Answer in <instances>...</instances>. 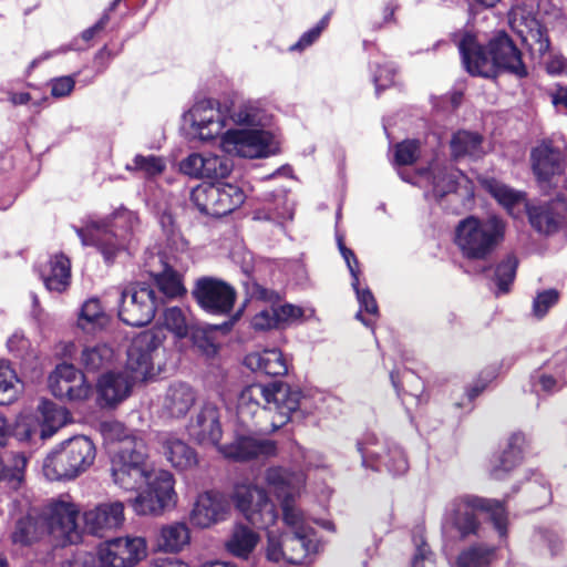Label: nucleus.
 I'll return each instance as SVG.
<instances>
[{
  "label": "nucleus",
  "mask_w": 567,
  "mask_h": 567,
  "mask_svg": "<svg viewBox=\"0 0 567 567\" xmlns=\"http://www.w3.org/2000/svg\"><path fill=\"white\" fill-rule=\"evenodd\" d=\"M111 475L114 484L124 491L146 486L132 501L137 515H158L177 503L173 474L147 463V446L143 441H125L121 452L111 458Z\"/></svg>",
  "instance_id": "nucleus-1"
},
{
  "label": "nucleus",
  "mask_w": 567,
  "mask_h": 567,
  "mask_svg": "<svg viewBox=\"0 0 567 567\" xmlns=\"http://www.w3.org/2000/svg\"><path fill=\"white\" fill-rule=\"evenodd\" d=\"M229 128L221 135L220 150L244 158H262L274 153V135L267 130L272 115L260 100L227 104Z\"/></svg>",
  "instance_id": "nucleus-2"
},
{
  "label": "nucleus",
  "mask_w": 567,
  "mask_h": 567,
  "mask_svg": "<svg viewBox=\"0 0 567 567\" xmlns=\"http://www.w3.org/2000/svg\"><path fill=\"white\" fill-rule=\"evenodd\" d=\"M465 70L476 76L494 78L498 71L512 73L518 78L527 75L522 53L504 31L497 32L488 43V51L478 43L471 32L454 35Z\"/></svg>",
  "instance_id": "nucleus-3"
},
{
  "label": "nucleus",
  "mask_w": 567,
  "mask_h": 567,
  "mask_svg": "<svg viewBox=\"0 0 567 567\" xmlns=\"http://www.w3.org/2000/svg\"><path fill=\"white\" fill-rule=\"evenodd\" d=\"M305 400L306 398L299 389L288 384H250L244 388L238 395V421L248 427L258 412L272 413L271 429L276 431L287 424L293 414L306 410Z\"/></svg>",
  "instance_id": "nucleus-4"
},
{
  "label": "nucleus",
  "mask_w": 567,
  "mask_h": 567,
  "mask_svg": "<svg viewBox=\"0 0 567 567\" xmlns=\"http://www.w3.org/2000/svg\"><path fill=\"white\" fill-rule=\"evenodd\" d=\"M282 522L287 530L267 534L266 557L274 563L303 564L320 548L317 533L310 526L303 511L284 503Z\"/></svg>",
  "instance_id": "nucleus-5"
},
{
  "label": "nucleus",
  "mask_w": 567,
  "mask_h": 567,
  "mask_svg": "<svg viewBox=\"0 0 567 567\" xmlns=\"http://www.w3.org/2000/svg\"><path fill=\"white\" fill-rule=\"evenodd\" d=\"M138 224L137 215L123 208L116 210L109 219L89 218L74 229L83 246L95 247L104 261L111 264L127 248L131 235Z\"/></svg>",
  "instance_id": "nucleus-6"
},
{
  "label": "nucleus",
  "mask_w": 567,
  "mask_h": 567,
  "mask_svg": "<svg viewBox=\"0 0 567 567\" xmlns=\"http://www.w3.org/2000/svg\"><path fill=\"white\" fill-rule=\"evenodd\" d=\"M506 228V221L497 215H471L455 227L454 244L463 258L485 261L504 241Z\"/></svg>",
  "instance_id": "nucleus-7"
},
{
  "label": "nucleus",
  "mask_w": 567,
  "mask_h": 567,
  "mask_svg": "<svg viewBox=\"0 0 567 567\" xmlns=\"http://www.w3.org/2000/svg\"><path fill=\"white\" fill-rule=\"evenodd\" d=\"M475 511L487 513L499 538H506L508 518L504 502L475 495L460 496L449 503L443 517V528L453 527L463 538L476 534L480 522Z\"/></svg>",
  "instance_id": "nucleus-8"
},
{
  "label": "nucleus",
  "mask_w": 567,
  "mask_h": 567,
  "mask_svg": "<svg viewBox=\"0 0 567 567\" xmlns=\"http://www.w3.org/2000/svg\"><path fill=\"white\" fill-rule=\"evenodd\" d=\"M95 445L80 435L64 441L43 461V474L50 481L73 480L85 472L95 460Z\"/></svg>",
  "instance_id": "nucleus-9"
},
{
  "label": "nucleus",
  "mask_w": 567,
  "mask_h": 567,
  "mask_svg": "<svg viewBox=\"0 0 567 567\" xmlns=\"http://www.w3.org/2000/svg\"><path fill=\"white\" fill-rule=\"evenodd\" d=\"M162 339L152 331H144L136 336L127 350L125 372L137 382H143L159 374L164 362Z\"/></svg>",
  "instance_id": "nucleus-10"
},
{
  "label": "nucleus",
  "mask_w": 567,
  "mask_h": 567,
  "mask_svg": "<svg viewBox=\"0 0 567 567\" xmlns=\"http://www.w3.org/2000/svg\"><path fill=\"white\" fill-rule=\"evenodd\" d=\"M48 535L60 545L74 544L81 539L78 526L79 507L69 495L51 499L41 512Z\"/></svg>",
  "instance_id": "nucleus-11"
},
{
  "label": "nucleus",
  "mask_w": 567,
  "mask_h": 567,
  "mask_svg": "<svg viewBox=\"0 0 567 567\" xmlns=\"http://www.w3.org/2000/svg\"><path fill=\"white\" fill-rule=\"evenodd\" d=\"M358 451L364 467L375 471L384 468L392 475H402L408 471L409 464L402 449L374 433L363 436L358 443Z\"/></svg>",
  "instance_id": "nucleus-12"
},
{
  "label": "nucleus",
  "mask_w": 567,
  "mask_h": 567,
  "mask_svg": "<svg viewBox=\"0 0 567 567\" xmlns=\"http://www.w3.org/2000/svg\"><path fill=\"white\" fill-rule=\"evenodd\" d=\"M184 122L190 127L194 137L208 142L221 135L229 128L227 104L215 100H200L196 102L186 113Z\"/></svg>",
  "instance_id": "nucleus-13"
},
{
  "label": "nucleus",
  "mask_w": 567,
  "mask_h": 567,
  "mask_svg": "<svg viewBox=\"0 0 567 567\" xmlns=\"http://www.w3.org/2000/svg\"><path fill=\"white\" fill-rule=\"evenodd\" d=\"M400 176L424 189L426 198L440 200L456 192L463 174L445 162L434 159L427 167L416 171L412 176L406 177L402 172H400Z\"/></svg>",
  "instance_id": "nucleus-14"
},
{
  "label": "nucleus",
  "mask_w": 567,
  "mask_h": 567,
  "mask_svg": "<svg viewBox=\"0 0 567 567\" xmlns=\"http://www.w3.org/2000/svg\"><path fill=\"white\" fill-rule=\"evenodd\" d=\"M233 499L237 509L257 528H268L275 524L277 512L266 491L254 484H237Z\"/></svg>",
  "instance_id": "nucleus-15"
},
{
  "label": "nucleus",
  "mask_w": 567,
  "mask_h": 567,
  "mask_svg": "<svg viewBox=\"0 0 567 567\" xmlns=\"http://www.w3.org/2000/svg\"><path fill=\"white\" fill-rule=\"evenodd\" d=\"M155 290L147 284H131L121 290L118 317L127 326L148 324L156 312Z\"/></svg>",
  "instance_id": "nucleus-16"
},
{
  "label": "nucleus",
  "mask_w": 567,
  "mask_h": 567,
  "mask_svg": "<svg viewBox=\"0 0 567 567\" xmlns=\"http://www.w3.org/2000/svg\"><path fill=\"white\" fill-rule=\"evenodd\" d=\"M511 29L522 39L533 56L542 58L549 50L546 29L524 6H514L508 13Z\"/></svg>",
  "instance_id": "nucleus-17"
},
{
  "label": "nucleus",
  "mask_w": 567,
  "mask_h": 567,
  "mask_svg": "<svg viewBox=\"0 0 567 567\" xmlns=\"http://www.w3.org/2000/svg\"><path fill=\"white\" fill-rule=\"evenodd\" d=\"M146 540L140 536L117 537L99 548L100 567H133L146 557Z\"/></svg>",
  "instance_id": "nucleus-18"
},
{
  "label": "nucleus",
  "mask_w": 567,
  "mask_h": 567,
  "mask_svg": "<svg viewBox=\"0 0 567 567\" xmlns=\"http://www.w3.org/2000/svg\"><path fill=\"white\" fill-rule=\"evenodd\" d=\"M219 452L226 458L237 462L267 460L277 455V444L256 435L249 425L246 432L237 431L230 443L220 445Z\"/></svg>",
  "instance_id": "nucleus-19"
},
{
  "label": "nucleus",
  "mask_w": 567,
  "mask_h": 567,
  "mask_svg": "<svg viewBox=\"0 0 567 567\" xmlns=\"http://www.w3.org/2000/svg\"><path fill=\"white\" fill-rule=\"evenodd\" d=\"M49 388L55 398L70 402H83L93 393L85 375L69 363H61L51 372Z\"/></svg>",
  "instance_id": "nucleus-20"
},
{
  "label": "nucleus",
  "mask_w": 567,
  "mask_h": 567,
  "mask_svg": "<svg viewBox=\"0 0 567 567\" xmlns=\"http://www.w3.org/2000/svg\"><path fill=\"white\" fill-rule=\"evenodd\" d=\"M193 296L205 311L213 315L229 313L236 300V291L230 285L212 277L198 279Z\"/></svg>",
  "instance_id": "nucleus-21"
},
{
  "label": "nucleus",
  "mask_w": 567,
  "mask_h": 567,
  "mask_svg": "<svg viewBox=\"0 0 567 567\" xmlns=\"http://www.w3.org/2000/svg\"><path fill=\"white\" fill-rule=\"evenodd\" d=\"M234 168L230 158L215 153H193L181 162V171L192 177L218 181L229 176Z\"/></svg>",
  "instance_id": "nucleus-22"
},
{
  "label": "nucleus",
  "mask_w": 567,
  "mask_h": 567,
  "mask_svg": "<svg viewBox=\"0 0 567 567\" xmlns=\"http://www.w3.org/2000/svg\"><path fill=\"white\" fill-rule=\"evenodd\" d=\"M124 520V504L120 501L101 503L83 513L84 529L97 537L121 528Z\"/></svg>",
  "instance_id": "nucleus-23"
},
{
  "label": "nucleus",
  "mask_w": 567,
  "mask_h": 567,
  "mask_svg": "<svg viewBox=\"0 0 567 567\" xmlns=\"http://www.w3.org/2000/svg\"><path fill=\"white\" fill-rule=\"evenodd\" d=\"M265 481L279 499L282 513L286 501L290 503L291 507H298L296 499L306 483V476L302 472H290L284 467L274 466L265 472Z\"/></svg>",
  "instance_id": "nucleus-24"
},
{
  "label": "nucleus",
  "mask_w": 567,
  "mask_h": 567,
  "mask_svg": "<svg viewBox=\"0 0 567 567\" xmlns=\"http://www.w3.org/2000/svg\"><path fill=\"white\" fill-rule=\"evenodd\" d=\"M527 214L535 230L545 235L553 234L567 215V199L565 195H558L548 203L529 206Z\"/></svg>",
  "instance_id": "nucleus-25"
},
{
  "label": "nucleus",
  "mask_w": 567,
  "mask_h": 567,
  "mask_svg": "<svg viewBox=\"0 0 567 567\" xmlns=\"http://www.w3.org/2000/svg\"><path fill=\"white\" fill-rule=\"evenodd\" d=\"M564 141L554 144L545 141L532 152L533 171L540 184H546L561 172L564 161ZM544 187V185H542Z\"/></svg>",
  "instance_id": "nucleus-26"
},
{
  "label": "nucleus",
  "mask_w": 567,
  "mask_h": 567,
  "mask_svg": "<svg viewBox=\"0 0 567 567\" xmlns=\"http://www.w3.org/2000/svg\"><path fill=\"white\" fill-rule=\"evenodd\" d=\"M229 503L219 493L206 492L200 494L190 512V523L199 528H207L226 518Z\"/></svg>",
  "instance_id": "nucleus-27"
},
{
  "label": "nucleus",
  "mask_w": 567,
  "mask_h": 567,
  "mask_svg": "<svg viewBox=\"0 0 567 567\" xmlns=\"http://www.w3.org/2000/svg\"><path fill=\"white\" fill-rule=\"evenodd\" d=\"M216 404L205 402L188 425L189 435L199 444L217 445L223 430Z\"/></svg>",
  "instance_id": "nucleus-28"
},
{
  "label": "nucleus",
  "mask_w": 567,
  "mask_h": 567,
  "mask_svg": "<svg viewBox=\"0 0 567 567\" xmlns=\"http://www.w3.org/2000/svg\"><path fill=\"white\" fill-rule=\"evenodd\" d=\"M526 437L523 433H513L502 452L494 455L489 462V476L494 481L507 480L520 464Z\"/></svg>",
  "instance_id": "nucleus-29"
},
{
  "label": "nucleus",
  "mask_w": 567,
  "mask_h": 567,
  "mask_svg": "<svg viewBox=\"0 0 567 567\" xmlns=\"http://www.w3.org/2000/svg\"><path fill=\"white\" fill-rule=\"evenodd\" d=\"M136 383L127 372H107L97 381V400L102 406H114L127 399Z\"/></svg>",
  "instance_id": "nucleus-30"
},
{
  "label": "nucleus",
  "mask_w": 567,
  "mask_h": 567,
  "mask_svg": "<svg viewBox=\"0 0 567 567\" xmlns=\"http://www.w3.org/2000/svg\"><path fill=\"white\" fill-rule=\"evenodd\" d=\"M196 399V391L189 384L175 382L168 386L162 399V414L169 419H182L194 406Z\"/></svg>",
  "instance_id": "nucleus-31"
},
{
  "label": "nucleus",
  "mask_w": 567,
  "mask_h": 567,
  "mask_svg": "<svg viewBox=\"0 0 567 567\" xmlns=\"http://www.w3.org/2000/svg\"><path fill=\"white\" fill-rule=\"evenodd\" d=\"M39 275L45 288L61 293L71 284V262L64 254H55L39 266Z\"/></svg>",
  "instance_id": "nucleus-32"
},
{
  "label": "nucleus",
  "mask_w": 567,
  "mask_h": 567,
  "mask_svg": "<svg viewBox=\"0 0 567 567\" xmlns=\"http://www.w3.org/2000/svg\"><path fill=\"white\" fill-rule=\"evenodd\" d=\"M161 451L165 460L177 471H187L197 465L195 450L173 433L159 437Z\"/></svg>",
  "instance_id": "nucleus-33"
},
{
  "label": "nucleus",
  "mask_w": 567,
  "mask_h": 567,
  "mask_svg": "<svg viewBox=\"0 0 567 567\" xmlns=\"http://www.w3.org/2000/svg\"><path fill=\"white\" fill-rule=\"evenodd\" d=\"M244 364L251 371L269 377H284L289 370L288 359L278 348L251 352L245 357Z\"/></svg>",
  "instance_id": "nucleus-34"
},
{
  "label": "nucleus",
  "mask_w": 567,
  "mask_h": 567,
  "mask_svg": "<svg viewBox=\"0 0 567 567\" xmlns=\"http://www.w3.org/2000/svg\"><path fill=\"white\" fill-rule=\"evenodd\" d=\"M159 264V268L156 269L151 262L147 264L148 272L156 280L161 290L168 297H176L183 293L184 287L181 282L179 275L174 271V264L168 260H164L163 257H152Z\"/></svg>",
  "instance_id": "nucleus-35"
},
{
  "label": "nucleus",
  "mask_w": 567,
  "mask_h": 567,
  "mask_svg": "<svg viewBox=\"0 0 567 567\" xmlns=\"http://www.w3.org/2000/svg\"><path fill=\"white\" fill-rule=\"evenodd\" d=\"M190 534L185 523L175 522L164 525L158 535L157 546L165 553H178L189 544Z\"/></svg>",
  "instance_id": "nucleus-36"
},
{
  "label": "nucleus",
  "mask_w": 567,
  "mask_h": 567,
  "mask_svg": "<svg viewBox=\"0 0 567 567\" xmlns=\"http://www.w3.org/2000/svg\"><path fill=\"white\" fill-rule=\"evenodd\" d=\"M450 146L454 158L463 156L480 158L485 154L482 135L470 131L456 132L450 142Z\"/></svg>",
  "instance_id": "nucleus-37"
},
{
  "label": "nucleus",
  "mask_w": 567,
  "mask_h": 567,
  "mask_svg": "<svg viewBox=\"0 0 567 567\" xmlns=\"http://www.w3.org/2000/svg\"><path fill=\"white\" fill-rule=\"evenodd\" d=\"M114 360L113 349L105 343L85 344L81 350L79 363L87 372L107 368Z\"/></svg>",
  "instance_id": "nucleus-38"
},
{
  "label": "nucleus",
  "mask_w": 567,
  "mask_h": 567,
  "mask_svg": "<svg viewBox=\"0 0 567 567\" xmlns=\"http://www.w3.org/2000/svg\"><path fill=\"white\" fill-rule=\"evenodd\" d=\"M481 186L493 196L509 214L516 205L520 204L524 195L493 177H481Z\"/></svg>",
  "instance_id": "nucleus-39"
},
{
  "label": "nucleus",
  "mask_w": 567,
  "mask_h": 567,
  "mask_svg": "<svg viewBox=\"0 0 567 567\" xmlns=\"http://www.w3.org/2000/svg\"><path fill=\"white\" fill-rule=\"evenodd\" d=\"M45 534H48V532L41 514L28 513L27 516L18 520L16 529L12 533V540L16 544L29 545Z\"/></svg>",
  "instance_id": "nucleus-40"
},
{
  "label": "nucleus",
  "mask_w": 567,
  "mask_h": 567,
  "mask_svg": "<svg viewBox=\"0 0 567 567\" xmlns=\"http://www.w3.org/2000/svg\"><path fill=\"white\" fill-rule=\"evenodd\" d=\"M258 535L244 525L235 526L226 543L227 550L239 558H247L258 543Z\"/></svg>",
  "instance_id": "nucleus-41"
},
{
  "label": "nucleus",
  "mask_w": 567,
  "mask_h": 567,
  "mask_svg": "<svg viewBox=\"0 0 567 567\" xmlns=\"http://www.w3.org/2000/svg\"><path fill=\"white\" fill-rule=\"evenodd\" d=\"M42 419L41 437L51 436L58 429L66 423L68 412L55 403L42 400L38 406Z\"/></svg>",
  "instance_id": "nucleus-42"
},
{
  "label": "nucleus",
  "mask_w": 567,
  "mask_h": 567,
  "mask_svg": "<svg viewBox=\"0 0 567 567\" xmlns=\"http://www.w3.org/2000/svg\"><path fill=\"white\" fill-rule=\"evenodd\" d=\"M218 187L217 212L218 217L226 216L240 207L245 202L244 190L231 183L215 184Z\"/></svg>",
  "instance_id": "nucleus-43"
},
{
  "label": "nucleus",
  "mask_w": 567,
  "mask_h": 567,
  "mask_svg": "<svg viewBox=\"0 0 567 567\" xmlns=\"http://www.w3.org/2000/svg\"><path fill=\"white\" fill-rule=\"evenodd\" d=\"M218 187L215 184L198 185L190 192V202L203 215L218 217Z\"/></svg>",
  "instance_id": "nucleus-44"
},
{
  "label": "nucleus",
  "mask_w": 567,
  "mask_h": 567,
  "mask_svg": "<svg viewBox=\"0 0 567 567\" xmlns=\"http://www.w3.org/2000/svg\"><path fill=\"white\" fill-rule=\"evenodd\" d=\"M494 555V547L474 545L458 554L453 567H487L493 560Z\"/></svg>",
  "instance_id": "nucleus-45"
},
{
  "label": "nucleus",
  "mask_w": 567,
  "mask_h": 567,
  "mask_svg": "<svg viewBox=\"0 0 567 567\" xmlns=\"http://www.w3.org/2000/svg\"><path fill=\"white\" fill-rule=\"evenodd\" d=\"M565 362H560L554 373H549L547 371L537 372L533 377V385L535 390L542 391L548 395L555 394L561 391L566 385V374H565Z\"/></svg>",
  "instance_id": "nucleus-46"
},
{
  "label": "nucleus",
  "mask_w": 567,
  "mask_h": 567,
  "mask_svg": "<svg viewBox=\"0 0 567 567\" xmlns=\"http://www.w3.org/2000/svg\"><path fill=\"white\" fill-rule=\"evenodd\" d=\"M107 320V315L99 298L92 297L82 305L79 316V326L82 329L102 328Z\"/></svg>",
  "instance_id": "nucleus-47"
},
{
  "label": "nucleus",
  "mask_w": 567,
  "mask_h": 567,
  "mask_svg": "<svg viewBox=\"0 0 567 567\" xmlns=\"http://www.w3.org/2000/svg\"><path fill=\"white\" fill-rule=\"evenodd\" d=\"M21 391L20 380L7 361H0V405L14 402Z\"/></svg>",
  "instance_id": "nucleus-48"
},
{
  "label": "nucleus",
  "mask_w": 567,
  "mask_h": 567,
  "mask_svg": "<svg viewBox=\"0 0 567 567\" xmlns=\"http://www.w3.org/2000/svg\"><path fill=\"white\" fill-rule=\"evenodd\" d=\"M295 213L293 202L289 199L286 192H280L275 197L274 207L269 208L267 214L262 215L261 212L256 214V219H267L277 223L291 220Z\"/></svg>",
  "instance_id": "nucleus-49"
},
{
  "label": "nucleus",
  "mask_w": 567,
  "mask_h": 567,
  "mask_svg": "<svg viewBox=\"0 0 567 567\" xmlns=\"http://www.w3.org/2000/svg\"><path fill=\"white\" fill-rule=\"evenodd\" d=\"M166 168L165 161L155 155H136L131 164H126V169L131 172H141L145 177L152 178L161 175Z\"/></svg>",
  "instance_id": "nucleus-50"
},
{
  "label": "nucleus",
  "mask_w": 567,
  "mask_h": 567,
  "mask_svg": "<svg viewBox=\"0 0 567 567\" xmlns=\"http://www.w3.org/2000/svg\"><path fill=\"white\" fill-rule=\"evenodd\" d=\"M27 465V457L22 453L12 455V465H7L0 456V481H8L13 488H17L23 481V471Z\"/></svg>",
  "instance_id": "nucleus-51"
},
{
  "label": "nucleus",
  "mask_w": 567,
  "mask_h": 567,
  "mask_svg": "<svg viewBox=\"0 0 567 567\" xmlns=\"http://www.w3.org/2000/svg\"><path fill=\"white\" fill-rule=\"evenodd\" d=\"M517 269V259L514 256H507L501 264H498L495 278L497 285V293H506L509 286L515 279Z\"/></svg>",
  "instance_id": "nucleus-52"
},
{
  "label": "nucleus",
  "mask_w": 567,
  "mask_h": 567,
  "mask_svg": "<svg viewBox=\"0 0 567 567\" xmlns=\"http://www.w3.org/2000/svg\"><path fill=\"white\" fill-rule=\"evenodd\" d=\"M100 431L105 440L120 442V446H118L117 451L114 452L112 458L121 452L125 441L140 440L145 443V441L142 437L126 434V429L124 427V425L122 423H120L117 421L102 422L100 425Z\"/></svg>",
  "instance_id": "nucleus-53"
},
{
  "label": "nucleus",
  "mask_w": 567,
  "mask_h": 567,
  "mask_svg": "<svg viewBox=\"0 0 567 567\" xmlns=\"http://www.w3.org/2000/svg\"><path fill=\"white\" fill-rule=\"evenodd\" d=\"M352 288L355 291L357 300L360 306V309L357 312L355 318L360 320L363 324L369 326L370 322L362 317V312L364 311L373 316L378 315V305L375 298L369 288H360L359 284L357 286H352Z\"/></svg>",
  "instance_id": "nucleus-54"
},
{
  "label": "nucleus",
  "mask_w": 567,
  "mask_h": 567,
  "mask_svg": "<svg viewBox=\"0 0 567 567\" xmlns=\"http://www.w3.org/2000/svg\"><path fill=\"white\" fill-rule=\"evenodd\" d=\"M164 324L179 338L185 337L188 332L186 317L183 310L177 307H172L165 310Z\"/></svg>",
  "instance_id": "nucleus-55"
},
{
  "label": "nucleus",
  "mask_w": 567,
  "mask_h": 567,
  "mask_svg": "<svg viewBox=\"0 0 567 567\" xmlns=\"http://www.w3.org/2000/svg\"><path fill=\"white\" fill-rule=\"evenodd\" d=\"M559 300V292L556 289H547L538 292L533 301V315L542 319L548 310Z\"/></svg>",
  "instance_id": "nucleus-56"
},
{
  "label": "nucleus",
  "mask_w": 567,
  "mask_h": 567,
  "mask_svg": "<svg viewBox=\"0 0 567 567\" xmlns=\"http://www.w3.org/2000/svg\"><path fill=\"white\" fill-rule=\"evenodd\" d=\"M420 145L417 141L408 140L399 143L395 147V163L398 165H410L420 155Z\"/></svg>",
  "instance_id": "nucleus-57"
},
{
  "label": "nucleus",
  "mask_w": 567,
  "mask_h": 567,
  "mask_svg": "<svg viewBox=\"0 0 567 567\" xmlns=\"http://www.w3.org/2000/svg\"><path fill=\"white\" fill-rule=\"evenodd\" d=\"M251 327L256 331H267L279 327L275 305L259 310L251 319Z\"/></svg>",
  "instance_id": "nucleus-58"
},
{
  "label": "nucleus",
  "mask_w": 567,
  "mask_h": 567,
  "mask_svg": "<svg viewBox=\"0 0 567 567\" xmlns=\"http://www.w3.org/2000/svg\"><path fill=\"white\" fill-rule=\"evenodd\" d=\"M329 22V16H324L319 23L306 31L300 39L290 47L291 51H301L308 47H310L321 34V32L326 29Z\"/></svg>",
  "instance_id": "nucleus-59"
},
{
  "label": "nucleus",
  "mask_w": 567,
  "mask_h": 567,
  "mask_svg": "<svg viewBox=\"0 0 567 567\" xmlns=\"http://www.w3.org/2000/svg\"><path fill=\"white\" fill-rule=\"evenodd\" d=\"M337 244H338L339 251H340L341 256L343 257V259L348 266V269L350 271V275L352 277L351 286H357L359 284V274H360L359 261H358L354 252L350 248L346 247L342 236H340V235L337 236Z\"/></svg>",
  "instance_id": "nucleus-60"
},
{
  "label": "nucleus",
  "mask_w": 567,
  "mask_h": 567,
  "mask_svg": "<svg viewBox=\"0 0 567 567\" xmlns=\"http://www.w3.org/2000/svg\"><path fill=\"white\" fill-rule=\"evenodd\" d=\"M413 543L415 546V553L412 557L411 566L425 567V561L433 560V553L421 534L414 535Z\"/></svg>",
  "instance_id": "nucleus-61"
},
{
  "label": "nucleus",
  "mask_w": 567,
  "mask_h": 567,
  "mask_svg": "<svg viewBox=\"0 0 567 567\" xmlns=\"http://www.w3.org/2000/svg\"><path fill=\"white\" fill-rule=\"evenodd\" d=\"M394 74L395 68L392 64L386 63L384 65H377V69L373 71L372 75L377 93L393 84Z\"/></svg>",
  "instance_id": "nucleus-62"
},
{
  "label": "nucleus",
  "mask_w": 567,
  "mask_h": 567,
  "mask_svg": "<svg viewBox=\"0 0 567 567\" xmlns=\"http://www.w3.org/2000/svg\"><path fill=\"white\" fill-rule=\"evenodd\" d=\"M275 310L277 313V320L279 322V326L292 323L301 319L305 315L302 308L291 303L275 306Z\"/></svg>",
  "instance_id": "nucleus-63"
},
{
  "label": "nucleus",
  "mask_w": 567,
  "mask_h": 567,
  "mask_svg": "<svg viewBox=\"0 0 567 567\" xmlns=\"http://www.w3.org/2000/svg\"><path fill=\"white\" fill-rule=\"evenodd\" d=\"M75 80L72 76H61L51 81V94L54 97L68 96L74 89Z\"/></svg>",
  "instance_id": "nucleus-64"
}]
</instances>
